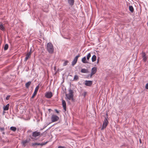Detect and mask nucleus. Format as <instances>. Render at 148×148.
<instances>
[{"mask_svg":"<svg viewBox=\"0 0 148 148\" xmlns=\"http://www.w3.org/2000/svg\"><path fill=\"white\" fill-rule=\"evenodd\" d=\"M47 49L48 52L51 54H52L54 51V48L53 45L51 43H48L47 45Z\"/></svg>","mask_w":148,"mask_h":148,"instance_id":"f257e3e1","label":"nucleus"},{"mask_svg":"<svg viewBox=\"0 0 148 148\" xmlns=\"http://www.w3.org/2000/svg\"><path fill=\"white\" fill-rule=\"evenodd\" d=\"M69 93L68 94H66V98L69 100L71 99L73 101L74 99L73 98V91L71 89H69Z\"/></svg>","mask_w":148,"mask_h":148,"instance_id":"f03ea898","label":"nucleus"},{"mask_svg":"<svg viewBox=\"0 0 148 148\" xmlns=\"http://www.w3.org/2000/svg\"><path fill=\"white\" fill-rule=\"evenodd\" d=\"M106 116L105 117V119L104 120V121H103V125L102 126V128H101V130H103L104 128H106V126H107L108 123V114L107 113L106 114Z\"/></svg>","mask_w":148,"mask_h":148,"instance_id":"7ed1b4c3","label":"nucleus"},{"mask_svg":"<svg viewBox=\"0 0 148 148\" xmlns=\"http://www.w3.org/2000/svg\"><path fill=\"white\" fill-rule=\"evenodd\" d=\"M51 121L52 122L57 121L59 119V117L55 115H53L51 117Z\"/></svg>","mask_w":148,"mask_h":148,"instance_id":"20e7f679","label":"nucleus"},{"mask_svg":"<svg viewBox=\"0 0 148 148\" xmlns=\"http://www.w3.org/2000/svg\"><path fill=\"white\" fill-rule=\"evenodd\" d=\"M141 54L142 55V56L143 58V60L144 62H146L147 60V57L146 56V54L145 53L142 51L141 53Z\"/></svg>","mask_w":148,"mask_h":148,"instance_id":"39448f33","label":"nucleus"},{"mask_svg":"<svg viewBox=\"0 0 148 148\" xmlns=\"http://www.w3.org/2000/svg\"><path fill=\"white\" fill-rule=\"evenodd\" d=\"M48 141H46L45 143H33L32 144V145L33 147H34L35 145H41V146H42L46 144L47 143H48Z\"/></svg>","mask_w":148,"mask_h":148,"instance_id":"423d86ee","label":"nucleus"},{"mask_svg":"<svg viewBox=\"0 0 148 148\" xmlns=\"http://www.w3.org/2000/svg\"><path fill=\"white\" fill-rule=\"evenodd\" d=\"M41 133L40 132L35 131L32 133V136L34 137H36L40 135Z\"/></svg>","mask_w":148,"mask_h":148,"instance_id":"0eeeda50","label":"nucleus"},{"mask_svg":"<svg viewBox=\"0 0 148 148\" xmlns=\"http://www.w3.org/2000/svg\"><path fill=\"white\" fill-rule=\"evenodd\" d=\"M53 96L52 93L51 92H47L45 93V96L46 97L48 98H50Z\"/></svg>","mask_w":148,"mask_h":148,"instance_id":"6e6552de","label":"nucleus"},{"mask_svg":"<svg viewBox=\"0 0 148 148\" xmlns=\"http://www.w3.org/2000/svg\"><path fill=\"white\" fill-rule=\"evenodd\" d=\"M85 82V85L88 86H91L92 84V81L86 80Z\"/></svg>","mask_w":148,"mask_h":148,"instance_id":"1a4fd4ad","label":"nucleus"},{"mask_svg":"<svg viewBox=\"0 0 148 148\" xmlns=\"http://www.w3.org/2000/svg\"><path fill=\"white\" fill-rule=\"evenodd\" d=\"M62 106L63 108L64 109L65 111L66 110V103L65 100H62Z\"/></svg>","mask_w":148,"mask_h":148,"instance_id":"9d476101","label":"nucleus"},{"mask_svg":"<svg viewBox=\"0 0 148 148\" xmlns=\"http://www.w3.org/2000/svg\"><path fill=\"white\" fill-rule=\"evenodd\" d=\"M38 88V87H36L35 88L34 92L32 95V97H31V98L33 99V98H34V96L36 95V94L37 93V92L38 90V89H37Z\"/></svg>","mask_w":148,"mask_h":148,"instance_id":"9b49d317","label":"nucleus"},{"mask_svg":"<svg viewBox=\"0 0 148 148\" xmlns=\"http://www.w3.org/2000/svg\"><path fill=\"white\" fill-rule=\"evenodd\" d=\"M68 3L70 5L72 6L74 3V0H68Z\"/></svg>","mask_w":148,"mask_h":148,"instance_id":"f8f14e48","label":"nucleus"},{"mask_svg":"<svg viewBox=\"0 0 148 148\" xmlns=\"http://www.w3.org/2000/svg\"><path fill=\"white\" fill-rule=\"evenodd\" d=\"M82 62L84 63H88V62L86 60V56L84 57L82 59Z\"/></svg>","mask_w":148,"mask_h":148,"instance_id":"ddd939ff","label":"nucleus"},{"mask_svg":"<svg viewBox=\"0 0 148 148\" xmlns=\"http://www.w3.org/2000/svg\"><path fill=\"white\" fill-rule=\"evenodd\" d=\"M29 142V141L26 140H25L23 141H22L21 143H22V145L24 146H25V144L27 143H28Z\"/></svg>","mask_w":148,"mask_h":148,"instance_id":"4468645a","label":"nucleus"},{"mask_svg":"<svg viewBox=\"0 0 148 148\" xmlns=\"http://www.w3.org/2000/svg\"><path fill=\"white\" fill-rule=\"evenodd\" d=\"M9 104H8L5 106H4L3 107L4 110H5V111L8 110L9 109Z\"/></svg>","mask_w":148,"mask_h":148,"instance_id":"2eb2a0df","label":"nucleus"},{"mask_svg":"<svg viewBox=\"0 0 148 148\" xmlns=\"http://www.w3.org/2000/svg\"><path fill=\"white\" fill-rule=\"evenodd\" d=\"M77 59L75 58H74L73 60L72 61V65L73 66H74L77 63Z\"/></svg>","mask_w":148,"mask_h":148,"instance_id":"dca6fc26","label":"nucleus"},{"mask_svg":"<svg viewBox=\"0 0 148 148\" xmlns=\"http://www.w3.org/2000/svg\"><path fill=\"white\" fill-rule=\"evenodd\" d=\"M31 84V81H29L26 83L25 84V87L27 88H28L29 86L30 85V84Z\"/></svg>","mask_w":148,"mask_h":148,"instance_id":"f3484780","label":"nucleus"},{"mask_svg":"<svg viewBox=\"0 0 148 148\" xmlns=\"http://www.w3.org/2000/svg\"><path fill=\"white\" fill-rule=\"evenodd\" d=\"M97 71V69L96 67H93L91 69V72L93 73H94V74Z\"/></svg>","mask_w":148,"mask_h":148,"instance_id":"a211bd4d","label":"nucleus"},{"mask_svg":"<svg viewBox=\"0 0 148 148\" xmlns=\"http://www.w3.org/2000/svg\"><path fill=\"white\" fill-rule=\"evenodd\" d=\"M81 72L83 73H88V71L85 69H83L81 70Z\"/></svg>","mask_w":148,"mask_h":148,"instance_id":"6ab92c4d","label":"nucleus"},{"mask_svg":"<svg viewBox=\"0 0 148 148\" xmlns=\"http://www.w3.org/2000/svg\"><path fill=\"white\" fill-rule=\"evenodd\" d=\"M96 56L95 55H93L92 57V62H94L96 60Z\"/></svg>","mask_w":148,"mask_h":148,"instance_id":"aec40b11","label":"nucleus"},{"mask_svg":"<svg viewBox=\"0 0 148 148\" xmlns=\"http://www.w3.org/2000/svg\"><path fill=\"white\" fill-rule=\"evenodd\" d=\"M129 10L131 12H133L134 11V9L133 7L130 5L129 6Z\"/></svg>","mask_w":148,"mask_h":148,"instance_id":"412c9836","label":"nucleus"},{"mask_svg":"<svg viewBox=\"0 0 148 148\" xmlns=\"http://www.w3.org/2000/svg\"><path fill=\"white\" fill-rule=\"evenodd\" d=\"M10 130L13 132H15L16 130V128L15 127L12 126L10 127Z\"/></svg>","mask_w":148,"mask_h":148,"instance_id":"4be33fe9","label":"nucleus"},{"mask_svg":"<svg viewBox=\"0 0 148 148\" xmlns=\"http://www.w3.org/2000/svg\"><path fill=\"white\" fill-rule=\"evenodd\" d=\"M8 48V44H6L5 45L4 47V50L5 51L7 50Z\"/></svg>","mask_w":148,"mask_h":148,"instance_id":"5701e85b","label":"nucleus"},{"mask_svg":"<svg viewBox=\"0 0 148 148\" xmlns=\"http://www.w3.org/2000/svg\"><path fill=\"white\" fill-rule=\"evenodd\" d=\"M0 29L3 31L5 30V28L2 24H0Z\"/></svg>","mask_w":148,"mask_h":148,"instance_id":"b1692460","label":"nucleus"},{"mask_svg":"<svg viewBox=\"0 0 148 148\" xmlns=\"http://www.w3.org/2000/svg\"><path fill=\"white\" fill-rule=\"evenodd\" d=\"M30 56L27 55V54L26 55V56L25 57L24 60V61L26 62L29 58L30 57Z\"/></svg>","mask_w":148,"mask_h":148,"instance_id":"393cba45","label":"nucleus"},{"mask_svg":"<svg viewBox=\"0 0 148 148\" xmlns=\"http://www.w3.org/2000/svg\"><path fill=\"white\" fill-rule=\"evenodd\" d=\"M91 57L90 53H89L87 56V59L88 60Z\"/></svg>","mask_w":148,"mask_h":148,"instance_id":"a878e982","label":"nucleus"},{"mask_svg":"<svg viewBox=\"0 0 148 148\" xmlns=\"http://www.w3.org/2000/svg\"><path fill=\"white\" fill-rule=\"evenodd\" d=\"M79 78L78 76L77 75H75L73 78V80H77Z\"/></svg>","mask_w":148,"mask_h":148,"instance_id":"bb28decb","label":"nucleus"},{"mask_svg":"<svg viewBox=\"0 0 148 148\" xmlns=\"http://www.w3.org/2000/svg\"><path fill=\"white\" fill-rule=\"evenodd\" d=\"M69 62L67 60L65 61L63 64V65L65 66Z\"/></svg>","mask_w":148,"mask_h":148,"instance_id":"cd10ccee","label":"nucleus"},{"mask_svg":"<svg viewBox=\"0 0 148 148\" xmlns=\"http://www.w3.org/2000/svg\"><path fill=\"white\" fill-rule=\"evenodd\" d=\"M86 92H84L82 94V95L84 97H85L86 95Z\"/></svg>","mask_w":148,"mask_h":148,"instance_id":"c85d7f7f","label":"nucleus"},{"mask_svg":"<svg viewBox=\"0 0 148 148\" xmlns=\"http://www.w3.org/2000/svg\"><path fill=\"white\" fill-rule=\"evenodd\" d=\"M10 95H8L7 96V97L6 98V100H8L9 99V98L10 97Z\"/></svg>","mask_w":148,"mask_h":148,"instance_id":"c756f323","label":"nucleus"},{"mask_svg":"<svg viewBox=\"0 0 148 148\" xmlns=\"http://www.w3.org/2000/svg\"><path fill=\"white\" fill-rule=\"evenodd\" d=\"M31 50L27 54L29 56H31Z\"/></svg>","mask_w":148,"mask_h":148,"instance_id":"7c9ffc66","label":"nucleus"},{"mask_svg":"<svg viewBox=\"0 0 148 148\" xmlns=\"http://www.w3.org/2000/svg\"><path fill=\"white\" fill-rule=\"evenodd\" d=\"M31 50L27 54L29 56H31Z\"/></svg>","mask_w":148,"mask_h":148,"instance_id":"2f4dec72","label":"nucleus"},{"mask_svg":"<svg viewBox=\"0 0 148 148\" xmlns=\"http://www.w3.org/2000/svg\"><path fill=\"white\" fill-rule=\"evenodd\" d=\"M145 88L146 89H148V83L146 84L145 86Z\"/></svg>","mask_w":148,"mask_h":148,"instance_id":"473e14b6","label":"nucleus"},{"mask_svg":"<svg viewBox=\"0 0 148 148\" xmlns=\"http://www.w3.org/2000/svg\"><path fill=\"white\" fill-rule=\"evenodd\" d=\"M65 147L62 146H59L58 147V148H65Z\"/></svg>","mask_w":148,"mask_h":148,"instance_id":"72a5a7b5","label":"nucleus"},{"mask_svg":"<svg viewBox=\"0 0 148 148\" xmlns=\"http://www.w3.org/2000/svg\"><path fill=\"white\" fill-rule=\"evenodd\" d=\"M80 56L79 54H78L77 56H76L75 58H76L77 59H78V57H79Z\"/></svg>","mask_w":148,"mask_h":148,"instance_id":"f704fd0d","label":"nucleus"},{"mask_svg":"<svg viewBox=\"0 0 148 148\" xmlns=\"http://www.w3.org/2000/svg\"><path fill=\"white\" fill-rule=\"evenodd\" d=\"M80 56L79 54H78L77 56H76L75 58H76L77 59H78V57H79Z\"/></svg>","mask_w":148,"mask_h":148,"instance_id":"c9c22d12","label":"nucleus"},{"mask_svg":"<svg viewBox=\"0 0 148 148\" xmlns=\"http://www.w3.org/2000/svg\"><path fill=\"white\" fill-rule=\"evenodd\" d=\"M0 130L1 131H4V127H1L0 128Z\"/></svg>","mask_w":148,"mask_h":148,"instance_id":"e433bc0d","label":"nucleus"},{"mask_svg":"<svg viewBox=\"0 0 148 148\" xmlns=\"http://www.w3.org/2000/svg\"><path fill=\"white\" fill-rule=\"evenodd\" d=\"M94 74H95L94 73H92V72H91V74H90V77H91L93 75H94Z\"/></svg>","mask_w":148,"mask_h":148,"instance_id":"4c0bfd02","label":"nucleus"},{"mask_svg":"<svg viewBox=\"0 0 148 148\" xmlns=\"http://www.w3.org/2000/svg\"><path fill=\"white\" fill-rule=\"evenodd\" d=\"M40 85V84H38V85H37V86L36 87H38V88H37L38 90V89L39 88Z\"/></svg>","mask_w":148,"mask_h":148,"instance_id":"58836bf2","label":"nucleus"},{"mask_svg":"<svg viewBox=\"0 0 148 148\" xmlns=\"http://www.w3.org/2000/svg\"><path fill=\"white\" fill-rule=\"evenodd\" d=\"M139 142L141 144L142 143V141H141V140L140 139L139 140Z\"/></svg>","mask_w":148,"mask_h":148,"instance_id":"ea45409f","label":"nucleus"},{"mask_svg":"<svg viewBox=\"0 0 148 148\" xmlns=\"http://www.w3.org/2000/svg\"><path fill=\"white\" fill-rule=\"evenodd\" d=\"M55 111H56V112L58 113H59V111H58L56 109L55 110Z\"/></svg>","mask_w":148,"mask_h":148,"instance_id":"a19ab883","label":"nucleus"},{"mask_svg":"<svg viewBox=\"0 0 148 148\" xmlns=\"http://www.w3.org/2000/svg\"><path fill=\"white\" fill-rule=\"evenodd\" d=\"M99 62V59H98L97 60V63H98Z\"/></svg>","mask_w":148,"mask_h":148,"instance_id":"79ce46f5","label":"nucleus"},{"mask_svg":"<svg viewBox=\"0 0 148 148\" xmlns=\"http://www.w3.org/2000/svg\"><path fill=\"white\" fill-rule=\"evenodd\" d=\"M28 132H32V131H31V130H29V131H28Z\"/></svg>","mask_w":148,"mask_h":148,"instance_id":"37998d69","label":"nucleus"},{"mask_svg":"<svg viewBox=\"0 0 148 148\" xmlns=\"http://www.w3.org/2000/svg\"><path fill=\"white\" fill-rule=\"evenodd\" d=\"M46 127V126H45L43 128V129L45 128Z\"/></svg>","mask_w":148,"mask_h":148,"instance_id":"c03bdc74","label":"nucleus"},{"mask_svg":"<svg viewBox=\"0 0 148 148\" xmlns=\"http://www.w3.org/2000/svg\"><path fill=\"white\" fill-rule=\"evenodd\" d=\"M3 134H5V133H4V132H3Z\"/></svg>","mask_w":148,"mask_h":148,"instance_id":"a18cd8bd","label":"nucleus"},{"mask_svg":"<svg viewBox=\"0 0 148 148\" xmlns=\"http://www.w3.org/2000/svg\"><path fill=\"white\" fill-rule=\"evenodd\" d=\"M68 102L69 103H70V101H68Z\"/></svg>","mask_w":148,"mask_h":148,"instance_id":"49530a36","label":"nucleus"},{"mask_svg":"<svg viewBox=\"0 0 148 148\" xmlns=\"http://www.w3.org/2000/svg\"><path fill=\"white\" fill-rule=\"evenodd\" d=\"M147 24H148V23H147Z\"/></svg>","mask_w":148,"mask_h":148,"instance_id":"de8ad7c7","label":"nucleus"}]
</instances>
